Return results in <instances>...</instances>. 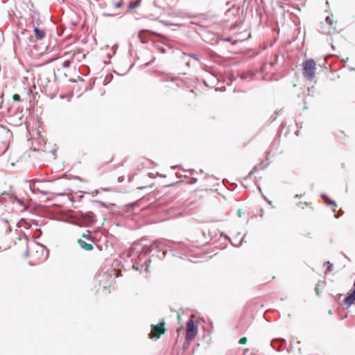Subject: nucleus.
Wrapping results in <instances>:
<instances>
[{"mask_svg":"<svg viewBox=\"0 0 355 355\" xmlns=\"http://www.w3.org/2000/svg\"><path fill=\"white\" fill-rule=\"evenodd\" d=\"M114 6H115V8H119L121 6V4L119 2H116L114 3Z\"/></svg>","mask_w":355,"mask_h":355,"instance_id":"17","label":"nucleus"},{"mask_svg":"<svg viewBox=\"0 0 355 355\" xmlns=\"http://www.w3.org/2000/svg\"><path fill=\"white\" fill-rule=\"evenodd\" d=\"M165 331L166 329L164 328V322L157 324V339L159 338L162 334H164Z\"/></svg>","mask_w":355,"mask_h":355,"instance_id":"8","label":"nucleus"},{"mask_svg":"<svg viewBox=\"0 0 355 355\" xmlns=\"http://www.w3.org/2000/svg\"><path fill=\"white\" fill-rule=\"evenodd\" d=\"M78 243L79 244L81 248L87 251H90L94 248L92 244L87 243L85 241H83L82 239H78Z\"/></svg>","mask_w":355,"mask_h":355,"instance_id":"6","label":"nucleus"},{"mask_svg":"<svg viewBox=\"0 0 355 355\" xmlns=\"http://www.w3.org/2000/svg\"><path fill=\"white\" fill-rule=\"evenodd\" d=\"M331 266H332L331 265L329 266V268H328V270H331Z\"/></svg>","mask_w":355,"mask_h":355,"instance_id":"21","label":"nucleus"},{"mask_svg":"<svg viewBox=\"0 0 355 355\" xmlns=\"http://www.w3.org/2000/svg\"><path fill=\"white\" fill-rule=\"evenodd\" d=\"M246 342H247V338L245 337L241 338L239 340L240 344H245V343H246Z\"/></svg>","mask_w":355,"mask_h":355,"instance_id":"15","label":"nucleus"},{"mask_svg":"<svg viewBox=\"0 0 355 355\" xmlns=\"http://www.w3.org/2000/svg\"><path fill=\"white\" fill-rule=\"evenodd\" d=\"M157 50H159V51H160L162 53L164 52V49L162 47H157Z\"/></svg>","mask_w":355,"mask_h":355,"instance_id":"19","label":"nucleus"},{"mask_svg":"<svg viewBox=\"0 0 355 355\" xmlns=\"http://www.w3.org/2000/svg\"><path fill=\"white\" fill-rule=\"evenodd\" d=\"M150 336L151 338L155 337V324H151V333Z\"/></svg>","mask_w":355,"mask_h":355,"instance_id":"13","label":"nucleus"},{"mask_svg":"<svg viewBox=\"0 0 355 355\" xmlns=\"http://www.w3.org/2000/svg\"><path fill=\"white\" fill-rule=\"evenodd\" d=\"M13 100L15 101H19L20 100V96L17 94H15L12 96Z\"/></svg>","mask_w":355,"mask_h":355,"instance_id":"14","label":"nucleus"},{"mask_svg":"<svg viewBox=\"0 0 355 355\" xmlns=\"http://www.w3.org/2000/svg\"><path fill=\"white\" fill-rule=\"evenodd\" d=\"M148 35H150L148 31L147 30H142L140 31L139 34V37L141 40V42L142 43H146L148 41Z\"/></svg>","mask_w":355,"mask_h":355,"instance_id":"7","label":"nucleus"},{"mask_svg":"<svg viewBox=\"0 0 355 355\" xmlns=\"http://www.w3.org/2000/svg\"><path fill=\"white\" fill-rule=\"evenodd\" d=\"M191 58H193V59L196 60H199L198 58L197 57V55H194V54H192L190 55Z\"/></svg>","mask_w":355,"mask_h":355,"instance_id":"18","label":"nucleus"},{"mask_svg":"<svg viewBox=\"0 0 355 355\" xmlns=\"http://www.w3.org/2000/svg\"><path fill=\"white\" fill-rule=\"evenodd\" d=\"M33 31L35 33V37L37 40H42L45 37V33L44 31L39 29L37 27H34Z\"/></svg>","mask_w":355,"mask_h":355,"instance_id":"9","label":"nucleus"},{"mask_svg":"<svg viewBox=\"0 0 355 355\" xmlns=\"http://www.w3.org/2000/svg\"><path fill=\"white\" fill-rule=\"evenodd\" d=\"M134 268H135L136 270H138V268L137 267H135L133 266Z\"/></svg>","mask_w":355,"mask_h":355,"instance_id":"22","label":"nucleus"},{"mask_svg":"<svg viewBox=\"0 0 355 355\" xmlns=\"http://www.w3.org/2000/svg\"><path fill=\"white\" fill-rule=\"evenodd\" d=\"M144 250V248L141 244L139 243H134L130 250V257L135 259V257H138L140 259V257L143 254H141V251Z\"/></svg>","mask_w":355,"mask_h":355,"instance_id":"4","label":"nucleus"},{"mask_svg":"<svg viewBox=\"0 0 355 355\" xmlns=\"http://www.w3.org/2000/svg\"><path fill=\"white\" fill-rule=\"evenodd\" d=\"M198 333V328L192 320H189L187 322L186 339L192 340Z\"/></svg>","mask_w":355,"mask_h":355,"instance_id":"3","label":"nucleus"},{"mask_svg":"<svg viewBox=\"0 0 355 355\" xmlns=\"http://www.w3.org/2000/svg\"><path fill=\"white\" fill-rule=\"evenodd\" d=\"M326 21L328 22L330 25L333 24V21L330 17H326Z\"/></svg>","mask_w":355,"mask_h":355,"instance_id":"16","label":"nucleus"},{"mask_svg":"<svg viewBox=\"0 0 355 355\" xmlns=\"http://www.w3.org/2000/svg\"><path fill=\"white\" fill-rule=\"evenodd\" d=\"M66 58H69L71 60V63L80 62L83 58H85V54L80 51H73V53H67L64 55Z\"/></svg>","mask_w":355,"mask_h":355,"instance_id":"5","label":"nucleus"},{"mask_svg":"<svg viewBox=\"0 0 355 355\" xmlns=\"http://www.w3.org/2000/svg\"><path fill=\"white\" fill-rule=\"evenodd\" d=\"M302 74L309 80H312L315 76V62L313 59L306 60L302 64Z\"/></svg>","mask_w":355,"mask_h":355,"instance_id":"2","label":"nucleus"},{"mask_svg":"<svg viewBox=\"0 0 355 355\" xmlns=\"http://www.w3.org/2000/svg\"><path fill=\"white\" fill-rule=\"evenodd\" d=\"M327 202L328 204H331V205H335V202H334V201L328 200V201H327Z\"/></svg>","mask_w":355,"mask_h":355,"instance_id":"20","label":"nucleus"},{"mask_svg":"<svg viewBox=\"0 0 355 355\" xmlns=\"http://www.w3.org/2000/svg\"><path fill=\"white\" fill-rule=\"evenodd\" d=\"M141 0H135L130 2L128 6L129 9H135L139 8L141 6Z\"/></svg>","mask_w":355,"mask_h":355,"instance_id":"10","label":"nucleus"},{"mask_svg":"<svg viewBox=\"0 0 355 355\" xmlns=\"http://www.w3.org/2000/svg\"><path fill=\"white\" fill-rule=\"evenodd\" d=\"M90 234H91V231L87 230V233L83 234V237L85 238V239L88 240V241H93V239H92V237L90 236Z\"/></svg>","mask_w":355,"mask_h":355,"instance_id":"12","label":"nucleus"},{"mask_svg":"<svg viewBox=\"0 0 355 355\" xmlns=\"http://www.w3.org/2000/svg\"><path fill=\"white\" fill-rule=\"evenodd\" d=\"M67 59L62 62V67L67 68L69 67L72 64L71 60H69V58H66Z\"/></svg>","mask_w":355,"mask_h":355,"instance_id":"11","label":"nucleus"},{"mask_svg":"<svg viewBox=\"0 0 355 355\" xmlns=\"http://www.w3.org/2000/svg\"><path fill=\"white\" fill-rule=\"evenodd\" d=\"M44 251V250L42 245L32 242L27 245L25 256L30 257L35 259H40L43 257Z\"/></svg>","mask_w":355,"mask_h":355,"instance_id":"1","label":"nucleus"}]
</instances>
